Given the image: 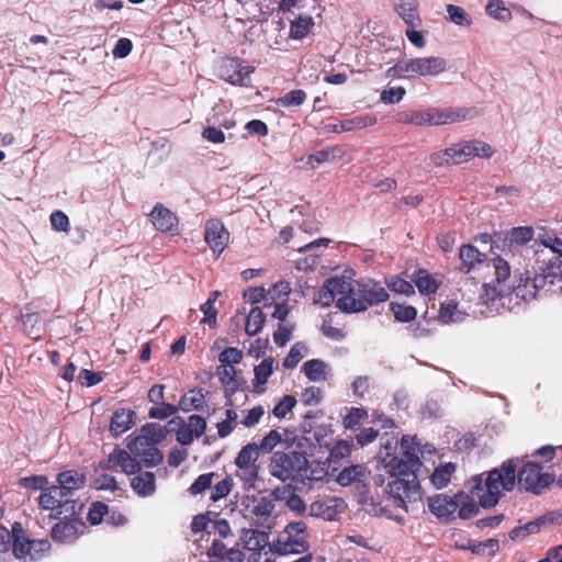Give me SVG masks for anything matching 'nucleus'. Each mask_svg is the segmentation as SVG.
I'll return each mask as SVG.
<instances>
[{"instance_id": "nucleus-14", "label": "nucleus", "mask_w": 562, "mask_h": 562, "mask_svg": "<svg viewBox=\"0 0 562 562\" xmlns=\"http://www.w3.org/2000/svg\"><path fill=\"white\" fill-rule=\"evenodd\" d=\"M361 279L355 280L351 278H346L344 276L331 277L329 278L328 285L334 291V293H338V299L336 300V307L347 314L360 313L361 311H349L346 310L341 302L346 300V302L351 300L361 299V293L357 291V288L360 286Z\"/></svg>"}, {"instance_id": "nucleus-59", "label": "nucleus", "mask_w": 562, "mask_h": 562, "mask_svg": "<svg viewBox=\"0 0 562 562\" xmlns=\"http://www.w3.org/2000/svg\"><path fill=\"white\" fill-rule=\"evenodd\" d=\"M108 514V505H105L102 502H95L92 503L91 507L89 508L87 519L91 525L95 526L99 525L103 520V517L106 516Z\"/></svg>"}, {"instance_id": "nucleus-27", "label": "nucleus", "mask_w": 562, "mask_h": 562, "mask_svg": "<svg viewBox=\"0 0 562 562\" xmlns=\"http://www.w3.org/2000/svg\"><path fill=\"white\" fill-rule=\"evenodd\" d=\"M394 10L409 27H418L422 24L417 0H396Z\"/></svg>"}, {"instance_id": "nucleus-32", "label": "nucleus", "mask_w": 562, "mask_h": 562, "mask_svg": "<svg viewBox=\"0 0 562 562\" xmlns=\"http://www.w3.org/2000/svg\"><path fill=\"white\" fill-rule=\"evenodd\" d=\"M562 256L558 255L544 262L541 267L540 281L546 284L547 281L553 284L555 280H561L562 276Z\"/></svg>"}, {"instance_id": "nucleus-60", "label": "nucleus", "mask_w": 562, "mask_h": 562, "mask_svg": "<svg viewBox=\"0 0 562 562\" xmlns=\"http://www.w3.org/2000/svg\"><path fill=\"white\" fill-rule=\"evenodd\" d=\"M177 411V406L162 402L153 406L148 412V416L154 419H165L172 416Z\"/></svg>"}, {"instance_id": "nucleus-64", "label": "nucleus", "mask_w": 562, "mask_h": 562, "mask_svg": "<svg viewBox=\"0 0 562 562\" xmlns=\"http://www.w3.org/2000/svg\"><path fill=\"white\" fill-rule=\"evenodd\" d=\"M540 241L547 248H550L553 254L562 256V239L557 237L553 233L544 232L539 236Z\"/></svg>"}, {"instance_id": "nucleus-46", "label": "nucleus", "mask_w": 562, "mask_h": 562, "mask_svg": "<svg viewBox=\"0 0 562 562\" xmlns=\"http://www.w3.org/2000/svg\"><path fill=\"white\" fill-rule=\"evenodd\" d=\"M390 310L392 311L394 318L401 323H409L417 316V311L412 305L392 302L390 304Z\"/></svg>"}, {"instance_id": "nucleus-1", "label": "nucleus", "mask_w": 562, "mask_h": 562, "mask_svg": "<svg viewBox=\"0 0 562 562\" xmlns=\"http://www.w3.org/2000/svg\"><path fill=\"white\" fill-rule=\"evenodd\" d=\"M516 468L513 460H507L499 469L490 471L484 482L482 475L472 476L469 492L473 497L480 498L483 508H492L498 503L503 491L514 490L516 479L519 488L533 494H540L554 481V475L543 473L538 463L527 462L518 472Z\"/></svg>"}, {"instance_id": "nucleus-28", "label": "nucleus", "mask_w": 562, "mask_h": 562, "mask_svg": "<svg viewBox=\"0 0 562 562\" xmlns=\"http://www.w3.org/2000/svg\"><path fill=\"white\" fill-rule=\"evenodd\" d=\"M131 481V486L134 492L140 497H147L155 493L156 490V476L153 472L142 470L136 473Z\"/></svg>"}, {"instance_id": "nucleus-39", "label": "nucleus", "mask_w": 562, "mask_h": 562, "mask_svg": "<svg viewBox=\"0 0 562 562\" xmlns=\"http://www.w3.org/2000/svg\"><path fill=\"white\" fill-rule=\"evenodd\" d=\"M266 316L260 307H252L246 318L245 331L248 336L257 335L263 327Z\"/></svg>"}, {"instance_id": "nucleus-7", "label": "nucleus", "mask_w": 562, "mask_h": 562, "mask_svg": "<svg viewBox=\"0 0 562 562\" xmlns=\"http://www.w3.org/2000/svg\"><path fill=\"white\" fill-rule=\"evenodd\" d=\"M447 69V60L442 57H417L401 60L389 69L394 77L415 79L419 77H436Z\"/></svg>"}, {"instance_id": "nucleus-43", "label": "nucleus", "mask_w": 562, "mask_h": 562, "mask_svg": "<svg viewBox=\"0 0 562 562\" xmlns=\"http://www.w3.org/2000/svg\"><path fill=\"white\" fill-rule=\"evenodd\" d=\"M307 95L302 89H294L276 100V104L282 108H296L302 105Z\"/></svg>"}, {"instance_id": "nucleus-18", "label": "nucleus", "mask_w": 562, "mask_h": 562, "mask_svg": "<svg viewBox=\"0 0 562 562\" xmlns=\"http://www.w3.org/2000/svg\"><path fill=\"white\" fill-rule=\"evenodd\" d=\"M149 217L157 231L168 233L172 236L178 234L179 220L177 215L161 203H157L154 206Z\"/></svg>"}, {"instance_id": "nucleus-36", "label": "nucleus", "mask_w": 562, "mask_h": 562, "mask_svg": "<svg viewBox=\"0 0 562 562\" xmlns=\"http://www.w3.org/2000/svg\"><path fill=\"white\" fill-rule=\"evenodd\" d=\"M454 471L456 465L452 462L440 463L430 475L431 484L438 490L446 487Z\"/></svg>"}, {"instance_id": "nucleus-62", "label": "nucleus", "mask_w": 562, "mask_h": 562, "mask_svg": "<svg viewBox=\"0 0 562 562\" xmlns=\"http://www.w3.org/2000/svg\"><path fill=\"white\" fill-rule=\"evenodd\" d=\"M243 359V351L235 347L225 348L218 356L221 364L235 366Z\"/></svg>"}, {"instance_id": "nucleus-2", "label": "nucleus", "mask_w": 562, "mask_h": 562, "mask_svg": "<svg viewBox=\"0 0 562 562\" xmlns=\"http://www.w3.org/2000/svg\"><path fill=\"white\" fill-rule=\"evenodd\" d=\"M411 438L403 436L401 448L402 457L386 452L382 457V463L390 474L391 481L387 483L384 492L392 501L395 507L407 512V502H417L422 499V487L417 472L423 463L415 451L409 450Z\"/></svg>"}, {"instance_id": "nucleus-44", "label": "nucleus", "mask_w": 562, "mask_h": 562, "mask_svg": "<svg viewBox=\"0 0 562 562\" xmlns=\"http://www.w3.org/2000/svg\"><path fill=\"white\" fill-rule=\"evenodd\" d=\"M215 477H218V474L215 472H209L199 475L194 482L189 487V493L193 496L200 495L207 490H211L213 481Z\"/></svg>"}, {"instance_id": "nucleus-56", "label": "nucleus", "mask_w": 562, "mask_h": 562, "mask_svg": "<svg viewBox=\"0 0 562 562\" xmlns=\"http://www.w3.org/2000/svg\"><path fill=\"white\" fill-rule=\"evenodd\" d=\"M485 10L490 16L499 21H506L512 16L510 11L504 7L501 0H490Z\"/></svg>"}, {"instance_id": "nucleus-33", "label": "nucleus", "mask_w": 562, "mask_h": 562, "mask_svg": "<svg viewBox=\"0 0 562 562\" xmlns=\"http://www.w3.org/2000/svg\"><path fill=\"white\" fill-rule=\"evenodd\" d=\"M413 281L419 293L424 295L435 294L439 286L436 279L425 269L415 271Z\"/></svg>"}, {"instance_id": "nucleus-48", "label": "nucleus", "mask_w": 562, "mask_h": 562, "mask_svg": "<svg viewBox=\"0 0 562 562\" xmlns=\"http://www.w3.org/2000/svg\"><path fill=\"white\" fill-rule=\"evenodd\" d=\"M274 509V504L271 499L267 497H261L254 505L251 513L258 519L260 524H263L271 517V514Z\"/></svg>"}, {"instance_id": "nucleus-4", "label": "nucleus", "mask_w": 562, "mask_h": 562, "mask_svg": "<svg viewBox=\"0 0 562 562\" xmlns=\"http://www.w3.org/2000/svg\"><path fill=\"white\" fill-rule=\"evenodd\" d=\"M494 154L490 144L482 140H463L442 150L435 151L429 159L436 167L460 165L474 157L490 158Z\"/></svg>"}, {"instance_id": "nucleus-42", "label": "nucleus", "mask_w": 562, "mask_h": 562, "mask_svg": "<svg viewBox=\"0 0 562 562\" xmlns=\"http://www.w3.org/2000/svg\"><path fill=\"white\" fill-rule=\"evenodd\" d=\"M325 368L326 364L322 360L312 359L302 366V372L310 381H322L326 378Z\"/></svg>"}, {"instance_id": "nucleus-16", "label": "nucleus", "mask_w": 562, "mask_h": 562, "mask_svg": "<svg viewBox=\"0 0 562 562\" xmlns=\"http://www.w3.org/2000/svg\"><path fill=\"white\" fill-rule=\"evenodd\" d=\"M229 239V233L220 220H210L205 223L204 240L213 252L222 254Z\"/></svg>"}, {"instance_id": "nucleus-25", "label": "nucleus", "mask_w": 562, "mask_h": 562, "mask_svg": "<svg viewBox=\"0 0 562 562\" xmlns=\"http://www.w3.org/2000/svg\"><path fill=\"white\" fill-rule=\"evenodd\" d=\"M376 124V117L373 115H358L352 119L340 121L339 123L326 125V130L333 133L351 132L362 130Z\"/></svg>"}, {"instance_id": "nucleus-23", "label": "nucleus", "mask_w": 562, "mask_h": 562, "mask_svg": "<svg viewBox=\"0 0 562 562\" xmlns=\"http://www.w3.org/2000/svg\"><path fill=\"white\" fill-rule=\"evenodd\" d=\"M135 412L130 408L115 409L111 416L109 431L113 437H119L130 430L135 422Z\"/></svg>"}, {"instance_id": "nucleus-11", "label": "nucleus", "mask_w": 562, "mask_h": 562, "mask_svg": "<svg viewBox=\"0 0 562 562\" xmlns=\"http://www.w3.org/2000/svg\"><path fill=\"white\" fill-rule=\"evenodd\" d=\"M357 291L361 293V299L341 302L346 310L364 312L373 305L386 302L390 296L385 288L373 279H361Z\"/></svg>"}, {"instance_id": "nucleus-20", "label": "nucleus", "mask_w": 562, "mask_h": 562, "mask_svg": "<svg viewBox=\"0 0 562 562\" xmlns=\"http://www.w3.org/2000/svg\"><path fill=\"white\" fill-rule=\"evenodd\" d=\"M210 562H244L245 553L237 548H227L221 539H214L206 550Z\"/></svg>"}, {"instance_id": "nucleus-52", "label": "nucleus", "mask_w": 562, "mask_h": 562, "mask_svg": "<svg viewBox=\"0 0 562 562\" xmlns=\"http://www.w3.org/2000/svg\"><path fill=\"white\" fill-rule=\"evenodd\" d=\"M368 418V411L363 407H351L342 419L346 429H353L362 420Z\"/></svg>"}, {"instance_id": "nucleus-34", "label": "nucleus", "mask_w": 562, "mask_h": 562, "mask_svg": "<svg viewBox=\"0 0 562 562\" xmlns=\"http://www.w3.org/2000/svg\"><path fill=\"white\" fill-rule=\"evenodd\" d=\"M273 494L276 495L277 498L280 499L285 498V495L289 494L285 502L288 508L294 512L296 515L304 514L306 505L302 497L291 490V485L283 486L282 488H277L273 492Z\"/></svg>"}, {"instance_id": "nucleus-30", "label": "nucleus", "mask_w": 562, "mask_h": 562, "mask_svg": "<svg viewBox=\"0 0 562 562\" xmlns=\"http://www.w3.org/2000/svg\"><path fill=\"white\" fill-rule=\"evenodd\" d=\"M544 285L546 284H542L540 281V274L535 278L527 277L526 279L520 277L518 283L513 286V291L517 297L528 301L535 299L538 289L543 288Z\"/></svg>"}, {"instance_id": "nucleus-9", "label": "nucleus", "mask_w": 562, "mask_h": 562, "mask_svg": "<svg viewBox=\"0 0 562 562\" xmlns=\"http://www.w3.org/2000/svg\"><path fill=\"white\" fill-rule=\"evenodd\" d=\"M307 539L306 524L302 520L292 521L279 533L272 543V548L279 554H300L308 550Z\"/></svg>"}, {"instance_id": "nucleus-13", "label": "nucleus", "mask_w": 562, "mask_h": 562, "mask_svg": "<svg viewBox=\"0 0 562 562\" xmlns=\"http://www.w3.org/2000/svg\"><path fill=\"white\" fill-rule=\"evenodd\" d=\"M254 67L244 65V61L235 57L222 58L217 77L233 86H248L249 76Z\"/></svg>"}, {"instance_id": "nucleus-50", "label": "nucleus", "mask_w": 562, "mask_h": 562, "mask_svg": "<svg viewBox=\"0 0 562 562\" xmlns=\"http://www.w3.org/2000/svg\"><path fill=\"white\" fill-rule=\"evenodd\" d=\"M124 458H127V451L115 446L113 451L108 456V459L100 462L99 467L101 470H114L116 468H121L124 461Z\"/></svg>"}, {"instance_id": "nucleus-41", "label": "nucleus", "mask_w": 562, "mask_h": 562, "mask_svg": "<svg viewBox=\"0 0 562 562\" xmlns=\"http://www.w3.org/2000/svg\"><path fill=\"white\" fill-rule=\"evenodd\" d=\"M533 237V229L530 226H518L512 228L507 235L506 238L503 239L504 246L507 244V240H509L510 244H517V245H525L529 243Z\"/></svg>"}, {"instance_id": "nucleus-51", "label": "nucleus", "mask_w": 562, "mask_h": 562, "mask_svg": "<svg viewBox=\"0 0 562 562\" xmlns=\"http://www.w3.org/2000/svg\"><path fill=\"white\" fill-rule=\"evenodd\" d=\"M233 486L234 482L231 476H226L214 485L212 484L210 499L215 503L225 498L232 492Z\"/></svg>"}, {"instance_id": "nucleus-24", "label": "nucleus", "mask_w": 562, "mask_h": 562, "mask_svg": "<svg viewBox=\"0 0 562 562\" xmlns=\"http://www.w3.org/2000/svg\"><path fill=\"white\" fill-rule=\"evenodd\" d=\"M459 259L461 261L459 270L463 273H469L476 267L484 263L486 260V255L479 251L475 246L467 244L460 247Z\"/></svg>"}, {"instance_id": "nucleus-49", "label": "nucleus", "mask_w": 562, "mask_h": 562, "mask_svg": "<svg viewBox=\"0 0 562 562\" xmlns=\"http://www.w3.org/2000/svg\"><path fill=\"white\" fill-rule=\"evenodd\" d=\"M322 334L331 340H342L346 337V334L342 328L334 326V316L328 314L322 323L321 326Z\"/></svg>"}, {"instance_id": "nucleus-61", "label": "nucleus", "mask_w": 562, "mask_h": 562, "mask_svg": "<svg viewBox=\"0 0 562 562\" xmlns=\"http://www.w3.org/2000/svg\"><path fill=\"white\" fill-rule=\"evenodd\" d=\"M282 440V436L281 434L276 430V429H272L270 430L260 441L258 446L259 448V452L262 451L265 453H269L271 452L277 445H279Z\"/></svg>"}, {"instance_id": "nucleus-40", "label": "nucleus", "mask_w": 562, "mask_h": 562, "mask_svg": "<svg viewBox=\"0 0 562 562\" xmlns=\"http://www.w3.org/2000/svg\"><path fill=\"white\" fill-rule=\"evenodd\" d=\"M313 25L314 21L312 16H299L291 22L290 37L293 40L304 38L311 32Z\"/></svg>"}, {"instance_id": "nucleus-12", "label": "nucleus", "mask_w": 562, "mask_h": 562, "mask_svg": "<svg viewBox=\"0 0 562 562\" xmlns=\"http://www.w3.org/2000/svg\"><path fill=\"white\" fill-rule=\"evenodd\" d=\"M50 530V537L58 543H72L85 533L87 525L82 515L57 518Z\"/></svg>"}, {"instance_id": "nucleus-53", "label": "nucleus", "mask_w": 562, "mask_h": 562, "mask_svg": "<svg viewBox=\"0 0 562 562\" xmlns=\"http://www.w3.org/2000/svg\"><path fill=\"white\" fill-rule=\"evenodd\" d=\"M306 352V346L302 342L294 344L288 356L283 360V367L286 369L295 368L299 362L303 359L304 353Z\"/></svg>"}, {"instance_id": "nucleus-17", "label": "nucleus", "mask_w": 562, "mask_h": 562, "mask_svg": "<svg viewBox=\"0 0 562 562\" xmlns=\"http://www.w3.org/2000/svg\"><path fill=\"white\" fill-rule=\"evenodd\" d=\"M477 115L475 108H431L432 125L452 124Z\"/></svg>"}, {"instance_id": "nucleus-55", "label": "nucleus", "mask_w": 562, "mask_h": 562, "mask_svg": "<svg viewBox=\"0 0 562 562\" xmlns=\"http://www.w3.org/2000/svg\"><path fill=\"white\" fill-rule=\"evenodd\" d=\"M447 13L450 22L461 26L471 25V19L463 8L454 4H448Z\"/></svg>"}, {"instance_id": "nucleus-63", "label": "nucleus", "mask_w": 562, "mask_h": 562, "mask_svg": "<svg viewBox=\"0 0 562 562\" xmlns=\"http://www.w3.org/2000/svg\"><path fill=\"white\" fill-rule=\"evenodd\" d=\"M296 404V398L293 395H284L282 400L274 406L272 413L273 415L282 419L286 416L289 412L293 409Z\"/></svg>"}, {"instance_id": "nucleus-31", "label": "nucleus", "mask_w": 562, "mask_h": 562, "mask_svg": "<svg viewBox=\"0 0 562 562\" xmlns=\"http://www.w3.org/2000/svg\"><path fill=\"white\" fill-rule=\"evenodd\" d=\"M342 156L344 151L339 146H330L308 155L306 158V164L312 168H316L324 162L334 161L335 159L341 158Z\"/></svg>"}, {"instance_id": "nucleus-15", "label": "nucleus", "mask_w": 562, "mask_h": 562, "mask_svg": "<svg viewBox=\"0 0 562 562\" xmlns=\"http://www.w3.org/2000/svg\"><path fill=\"white\" fill-rule=\"evenodd\" d=\"M479 240L483 244H491V252L494 255L491 261L494 268L495 281L497 284H503L510 277V266L507 260L495 251L499 247L498 241H503L501 233H495L493 236L482 233L479 236Z\"/></svg>"}, {"instance_id": "nucleus-10", "label": "nucleus", "mask_w": 562, "mask_h": 562, "mask_svg": "<svg viewBox=\"0 0 562 562\" xmlns=\"http://www.w3.org/2000/svg\"><path fill=\"white\" fill-rule=\"evenodd\" d=\"M259 448L257 443L249 442L245 445L235 458L236 476L243 482V488L249 491L255 488L259 479Z\"/></svg>"}, {"instance_id": "nucleus-38", "label": "nucleus", "mask_w": 562, "mask_h": 562, "mask_svg": "<svg viewBox=\"0 0 562 562\" xmlns=\"http://www.w3.org/2000/svg\"><path fill=\"white\" fill-rule=\"evenodd\" d=\"M267 533L254 529H244L240 540L247 550H260L267 544Z\"/></svg>"}, {"instance_id": "nucleus-54", "label": "nucleus", "mask_w": 562, "mask_h": 562, "mask_svg": "<svg viewBox=\"0 0 562 562\" xmlns=\"http://www.w3.org/2000/svg\"><path fill=\"white\" fill-rule=\"evenodd\" d=\"M256 384H266L273 372V359L266 358L255 367Z\"/></svg>"}, {"instance_id": "nucleus-6", "label": "nucleus", "mask_w": 562, "mask_h": 562, "mask_svg": "<svg viewBox=\"0 0 562 562\" xmlns=\"http://www.w3.org/2000/svg\"><path fill=\"white\" fill-rule=\"evenodd\" d=\"M38 507L48 512L50 519L83 515L85 504L78 497L60 493L55 487H48L37 497Z\"/></svg>"}, {"instance_id": "nucleus-57", "label": "nucleus", "mask_w": 562, "mask_h": 562, "mask_svg": "<svg viewBox=\"0 0 562 562\" xmlns=\"http://www.w3.org/2000/svg\"><path fill=\"white\" fill-rule=\"evenodd\" d=\"M386 285L391 291L398 294L412 295L415 293L413 284L398 277H391L390 279H386Z\"/></svg>"}, {"instance_id": "nucleus-47", "label": "nucleus", "mask_w": 562, "mask_h": 562, "mask_svg": "<svg viewBox=\"0 0 562 562\" xmlns=\"http://www.w3.org/2000/svg\"><path fill=\"white\" fill-rule=\"evenodd\" d=\"M218 514L207 510L206 513L195 515L192 518L190 528L193 533H199L206 531L207 533H211L212 531L209 530V526H212V521L214 517H217Z\"/></svg>"}, {"instance_id": "nucleus-37", "label": "nucleus", "mask_w": 562, "mask_h": 562, "mask_svg": "<svg viewBox=\"0 0 562 562\" xmlns=\"http://www.w3.org/2000/svg\"><path fill=\"white\" fill-rule=\"evenodd\" d=\"M465 313L459 311L458 303L453 300H448L441 303L438 319L442 324L457 323L464 319Z\"/></svg>"}, {"instance_id": "nucleus-29", "label": "nucleus", "mask_w": 562, "mask_h": 562, "mask_svg": "<svg viewBox=\"0 0 562 562\" xmlns=\"http://www.w3.org/2000/svg\"><path fill=\"white\" fill-rule=\"evenodd\" d=\"M207 392L204 389H192L184 393L179 402V407L183 412L192 409L204 411L206 407L205 396Z\"/></svg>"}, {"instance_id": "nucleus-21", "label": "nucleus", "mask_w": 562, "mask_h": 562, "mask_svg": "<svg viewBox=\"0 0 562 562\" xmlns=\"http://www.w3.org/2000/svg\"><path fill=\"white\" fill-rule=\"evenodd\" d=\"M344 501L338 497L318 499L311 504L310 512L312 516L331 521L342 510Z\"/></svg>"}, {"instance_id": "nucleus-22", "label": "nucleus", "mask_w": 562, "mask_h": 562, "mask_svg": "<svg viewBox=\"0 0 562 562\" xmlns=\"http://www.w3.org/2000/svg\"><path fill=\"white\" fill-rule=\"evenodd\" d=\"M86 484V475L76 470H67L57 475V485H52L60 491V493L76 496L77 491Z\"/></svg>"}, {"instance_id": "nucleus-8", "label": "nucleus", "mask_w": 562, "mask_h": 562, "mask_svg": "<svg viewBox=\"0 0 562 562\" xmlns=\"http://www.w3.org/2000/svg\"><path fill=\"white\" fill-rule=\"evenodd\" d=\"M161 438V429L157 434L155 425L145 426L139 436L128 441L127 448L132 454L143 461L144 467L153 468L160 464L164 460V454L157 447Z\"/></svg>"}, {"instance_id": "nucleus-19", "label": "nucleus", "mask_w": 562, "mask_h": 562, "mask_svg": "<svg viewBox=\"0 0 562 562\" xmlns=\"http://www.w3.org/2000/svg\"><path fill=\"white\" fill-rule=\"evenodd\" d=\"M20 321L22 323V330L33 340H40L45 331V324L40 313L32 304L24 305Z\"/></svg>"}, {"instance_id": "nucleus-26", "label": "nucleus", "mask_w": 562, "mask_h": 562, "mask_svg": "<svg viewBox=\"0 0 562 562\" xmlns=\"http://www.w3.org/2000/svg\"><path fill=\"white\" fill-rule=\"evenodd\" d=\"M429 510L438 518L451 517L458 508V502L447 495L438 494L428 498Z\"/></svg>"}, {"instance_id": "nucleus-3", "label": "nucleus", "mask_w": 562, "mask_h": 562, "mask_svg": "<svg viewBox=\"0 0 562 562\" xmlns=\"http://www.w3.org/2000/svg\"><path fill=\"white\" fill-rule=\"evenodd\" d=\"M10 549L16 559L33 562L50 550V543L46 539H31L20 521H14L10 530L0 524V552Z\"/></svg>"}, {"instance_id": "nucleus-58", "label": "nucleus", "mask_w": 562, "mask_h": 562, "mask_svg": "<svg viewBox=\"0 0 562 562\" xmlns=\"http://www.w3.org/2000/svg\"><path fill=\"white\" fill-rule=\"evenodd\" d=\"M19 485L24 488L40 490L41 492L49 487L48 479L44 475H31L21 477L19 480Z\"/></svg>"}, {"instance_id": "nucleus-5", "label": "nucleus", "mask_w": 562, "mask_h": 562, "mask_svg": "<svg viewBox=\"0 0 562 562\" xmlns=\"http://www.w3.org/2000/svg\"><path fill=\"white\" fill-rule=\"evenodd\" d=\"M268 470L281 482L303 479L308 470V459L302 451H276L270 458Z\"/></svg>"}, {"instance_id": "nucleus-35", "label": "nucleus", "mask_w": 562, "mask_h": 562, "mask_svg": "<svg viewBox=\"0 0 562 562\" xmlns=\"http://www.w3.org/2000/svg\"><path fill=\"white\" fill-rule=\"evenodd\" d=\"M460 548L470 550L477 555H494L499 549V543L496 539H486L484 541L469 540L467 544H462Z\"/></svg>"}, {"instance_id": "nucleus-45", "label": "nucleus", "mask_w": 562, "mask_h": 562, "mask_svg": "<svg viewBox=\"0 0 562 562\" xmlns=\"http://www.w3.org/2000/svg\"><path fill=\"white\" fill-rule=\"evenodd\" d=\"M364 469L361 465H351L345 468L337 476V482L341 486H348L356 482H361Z\"/></svg>"}]
</instances>
